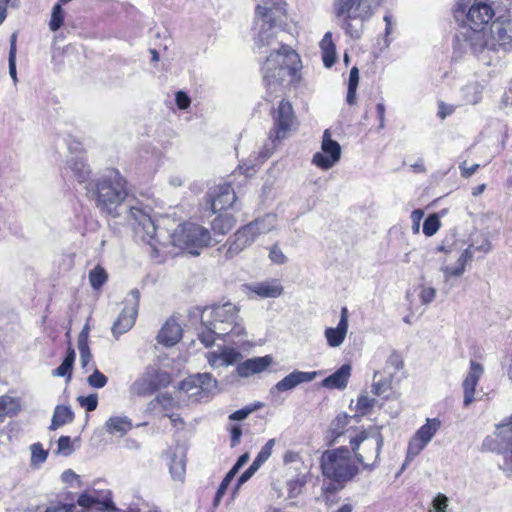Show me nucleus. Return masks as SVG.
<instances>
[{
    "instance_id": "f257e3e1",
    "label": "nucleus",
    "mask_w": 512,
    "mask_h": 512,
    "mask_svg": "<svg viewBox=\"0 0 512 512\" xmlns=\"http://www.w3.org/2000/svg\"><path fill=\"white\" fill-rule=\"evenodd\" d=\"M87 196L94 201L95 206L104 214L113 218L121 216V210L128 209V218L134 220V232L141 241H148L154 251H158L152 240L156 231L155 221L150 215V209L141 203L125 205L127 198V182L114 169L106 170L93 179V183L85 186Z\"/></svg>"
},
{
    "instance_id": "f03ea898",
    "label": "nucleus",
    "mask_w": 512,
    "mask_h": 512,
    "mask_svg": "<svg viewBox=\"0 0 512 512\" xmlns=\"http://www.w3.org/2000/svg\"><path fill=\"white\" fill-rule=\"evenodd\" d=\"M239 312V307L231 302L196 308L193 313L201 320L199 340L206 347L212 346L216 338L235 346L244 345L247 331Z\"/></svg>"
},
{
    "instance_id": "7ed1b4c3",
    "label": "nucleus",
    "mask_w": 512,
    "mask_h": 512,
    "mask_svg": "<svg viewBox=\"0 0 512 512\" xmlns=\"http://www.w3.org/2000/svg\"><path fill=\"white\" fill-rule=\"evenodd\" d=\"M168 220V218H163L161 223H155L156 231L152 243L156 245L158 251H154L152 245H150L147 240L142 241L150 247V251H147V253H160V246L163 244L160 238L164 237H167L174 247L196 256L199 255L200 249L210 244V232L203 226L192 222H184L178 224L177 228H175L172 233H169L166 227H162V224L164 225Z\"/></svg>"
},
{
    "instance_id": "20e7f679",
    "label": "nucleus",
    "mask_w": 512,
    "mask_h": 512,
    "mask_svg": "<svg viewBox=\"0 0 512 512\" xmlns=\"http://www.w3.org/2000/svg\"><path fill=\"white\" fill-rule=\"evenodd\" d=\"M300 68V57L290 46L279 45L273 48L262 67L269 100H272L273 93L282 92L283 82Z\"/></svg>"
},
{
    "instance_id": "39448f33",
    "label": "nucleus",
    "mask_w": 512,
    "mask_h": 512,
    "mask_svg": "<svg viewBox=\"0 0 512 512\" xmlns=\"http://www.w3.org/2000/svg\"><path fill=\"white\" fill-rule=\"evenodd\" d=\"M322 475L331 481L323 487L326 492H336L359 473V467L346 447L329 449L320 458Z\"/></svg>"
},
{
    "instance_id": "423d86ee",
    "label": "nucleus",
    "mask_w": 512,
    "mask_h": 512,
    "mask_svg": "<svg viewBox=\"0 0 512 512\" xmlns=\"http://www.w3.org/2000/svg\"><path fill=\"white\" fill-rule=\"evenodd\" d=\"M382 0H334L336 17L342 18L341 27L354 39L361 36L363 22L369 19Z\"/></svg>"
},
{
    "instance_id": "0eeeda50",
    "label": "nucleus",
    "mask_w": 512,
    "mask_h": 512,
    "mask_svg": "<svg viewBox=\"0 0 512 512\" xmlns=\"http://www.w3.org/2000/svg\"><path fill=\"white\" fill-rule=\"evenodd\" d=\"M349 443L356 464L361 465L363 470L372 471L378 466L384 443L383 436L378 430H361L350 438Z\"/></svg>"
},
{
    "instance_id": "6e6552de",
    "label": "nucleus",
    "mask_w": 512,
    "mask_h": 512,
    "mask_svg": "<svg viewBox=\"0 0 512 512\" xmlns=\"http://www.w3.org/2000/svg\"><path fill=\"white\" fill-rule=\"evenodd\" d=\"M470 48L474 52L484 48L496 50L498 46H506L512 41V20L498 18L492 22L489 30L470 31Z\"/></svg>"
},
{
    "instance_id": "1a4fd4ad",
    "label": "nucleus",
    "mask_w": 512,
    "mask_h": 512,
    "mask_svg": "<svg viewBox=\"0 0 512 512\" xmlns=\"http://www.w3.org/2000/svg\"><path fill=\"white\" fill-rule=\"evenodd\" d=\"M455 17L458 18L466 14L468 26L463 28L460 36L464 42L470 46V31L486 30L495 12L491 5L483 1H475L469 8L463 0H460L454 10Z\"/></svg>"
},
{
    "instance_id": "9d476101",
    "label": "nucleus",
    "mask_w": 512,
    "mask_h": 512,
    "mask_svg": "<svg viewBox=\"0 0 512 512\" xmlns=\"http://www.w3.org/2000/svg\"><path fill=\"white\" fill-rule=\"evenodd\" d=\"M440 427L441 421L438 418L426 419L425 424L417 429L408 442L406 463L412 461L425 449L439 431Z\"/></svg>"
},
{
    "instance_id": "9b49d317",
    "label": "nucleus",
    "mask_w": 512,
    "mask_h": 512,
    "mask_svg": "<svg viewBox=\"0 0 512 512\" xmlns=\"http://www.w3.org/2000/svg\"><path fill=\"white\" fill-rule=\"evenodd\" d=\"M273 132L276 140L287 138L297 128V120L289 101L282 99L272 111Z\"/></svg>"
},
{
    "instance_id": "f8f14e48",
    "label": "nucleus",
    "mask_w": 512,
    "mask_h": 512,
    "mask_svg": "<svg viewBox=\"0 0 512 512\" xmlns=\"http://www.w3.org/2000/svg\"><path fill=\"white\" fill-rule=\"evenodd\" d=\"M170 382L169 375L157 368L149 367L137 378L130 387V392L137 396H147L153 394L162 387H166Z\"/></svg>"
},
{
    "instance_id": "ddd939ff",
    "label": "nucleus",
    "mask_w": 512,
    "mask_h": 512,
    "mask_svg": "<svg viewBox=\"0 0 512 512\" xmlns=\"http://www.w3.org/2000/svg\"><path fill=\"white\" fill-rule=\"evenodd\" d=\"M217 380L209 373L191 375L181 381L179 389L189 398L201 400L208 397L217 389Z\"/></svg>"
},
{
    "instance_id": "4468645a",
    "label": "nucleus",
    "mask_w": 512,
    "mask_h": 512,
    "mask_svg": "<svg viewBox=\"0 0 512 512\" xmlns=\"http://www.w3.org/2000/svg\"><path fill=\"white\" fill-rule=\"evenodd\" d=\"M139 307V291L132 290L125 300L124 308L112 326L113 335L118 338L135 324Z\"/></svg>"
},
{
    "instance_id": "2eb2a0df",
    "label": "nucleus",
    "mask_w": 512,
    "mask_h": 512,
    "mask_svg": "<svg viewBox=\"0 0 512 512\" xmlns=\"http://www.w3.org/2000/svg\"><path fill=\"white\" fill-rule=\"evenodd\" d=\"M341 157V146L339 143L331 139L329 130L323 133L321 150L313 155L312 163L322 170L332 168Z\"/></svg>"
},
{
    "instance_id": "dca6fc26",
    "label": "nucleus",
    "mask_w": 512,
    "mask_h": 512,
    "mask_svg": "<svg viewBox=\"0 0 512 512\" xmlns=\"http://www.w3.org/2000/svg\"><path fill=\"white\" fill-rule=\"evenodd\" d=\"M254 28L258 31L256 38L258 47L273 44L274 22L270 8L262 5L257 6Z\"/></svg>"
},
{
    "instance_id": "f3484780",
    "label": "nucleus",
    "mask_w": 512,
    "mask_h": 512,
    "mask_svg": "<svg viewBox=\"0 0 512 512\" xmlns=\"http://www.w3.org/2000/svg\"><path fill=\"white\" fill-rule=\"evenodd\" d=\"M242 290L249 299L278 298L283 294L282 285L275 279L244 284Z\"/></svg>"
},
{
    "instance_id": "a211bd4d",
    "label": "nucleus",
    "mask_w": 512,
    "mask_h": 512,
    "mask_svg": "<svg viewBox=\"0 0 512 512\" xmlns=\"http://www.w3.org/2000/svg\"><path fill=\"white\" fill-rule=\"evenodd\" d=\"M205 357L212 369H218L238 363L241 360L242 355L233 347L220 346L216 350L206 353Z\"/></svg>"
},
{
    "instance_id": "6ab92c4d",
    "label": "nucleus",
    "mask_w": 512,
    "mask_h": 512,
    "mask_svg": "<svg viewBox=\"0 0 512 512\" xmlns=\"http://www.w3.org/2000/svg\"><path fill=\"white\" fill-rule=\"evenodd\" d=\"M321 371H300L294 370L288 375H286L283 379L278 381L272 388L271 393L274 392H286L293 390L297 386L303 383L312 382L319 375H321Z\"/></svg>"
},
{
    "instance_id": "aec40b11",
    "label": "nucleus",
    "mask_w": 512,
    "mask_h": 512,
    "mask_svg": "<svg viewBox=\"0 0 512 512\" xmlns=\"http://www.w3.org/2000/svg\"><path fill=\"white\" fill-rule=\"evenodd\" d=\"M349 328L348 309L347 307L341 308L340 319L336 327H327L324 331V336L327 345L331 348L340 347L347 336Z\"/></svg>"
},
{
    "instance_id": "412c9836",
    "label": "nucleus",
    "mask_w": 512,
    "mask_h": 512,
    "mask_svg": "<svg viewBox=\"0 0 512 512\" xmlns=\"http://www.w3.org/2000/svg\"><path fill=\"white\" fill-rule=\"evenodd\" d=\"M484 373V367L476 362L470 361V368L465 376L462 387L464 392V406H469L474 400L476 386Z\"/></svg>"
},
{
    "instance_id": "4be33fe9",
    "label": "nucleus",
    "mask_w": 512,
    "mask_h": 512,
    "mask_svg": "<svg viewBox=\"0 0 512 512\" xmlns=\"http://www.w3.org/2000/svg\"><path fill=\"white\" fill-rule=\"evenodd\" d=\"M273 363L271 355L249 358L236 367L237 374L241 378H248L252 375L266 371Z\"/></svg>"
},
{
    "instance_id": "5701e85b",
    "label": "nucleus",
    "mask_w": 512,
    "mask_h": 512,
    "mask_svg": "<svg viewBox=\"0 0 512 512\" xmlns=\"http://www.w3.org/2000/svg\"><path fill=\"white\" fill-rule=\"evenodd\" d=\"M236 201V195L230 184L219 185L212 199V210L214 213L226 211L232 208Z\"/></svg>"
},
{
    "instance_id": "b1692460",
    "label": "nucleus",
    "mask_w": 512,
    "mask_h": 512,
    "mask_svg": "<svg viewBox=\"0 0 512 512\" xmlns=\"http://www.w3.org/2000/svg\"><path fill=\"white\" fill-rule=\"evenodd\" d=\"M182 338V328L173 318L168 319L160 329L157 340L160 344L171 347L177 344Z\"/></svg>"
},
{
    "instance_id": "393cba45",
    "label": "nucleus",
    "mask_w": 512,
    "mask_h": 512,
    "mask_svg": "<svg viewBox=\"0 0 512 512\" xmlns=\"http://www.w3.org/2000/svg\"><path fill=\"white\" fill-rule=\"evenodd\" d=\"M67 166L79 184L85 187L93 183L90 167L83 156L72 157L67 161Z\"/></svg>"
},
{
    "instance_id": "a878e982",
    "label": "nucleus",
    "mask_w": 512,
    "mask_h": 512,
    "mask_svg": "<svg viewBox=\"0 0 512 512\" xmlns=\"http://www.w3.org/2000/svg\"><path fill=\"white\" fill-rule=\"evenodd\" d=\"M352 367L350 364H343L333 374L324 378L321 382V386L327 389H339L343 390L347 387Z\"/></svg>"
},
{
    "instance_id": "bb28decb",
    "label": "nucleus",
    "mask_w": 512,
    "mask_h": 512,
    "mask_svg": "<svg viewBox=\"0 0 512 512\" xmlns=\"http://www.w3.org/2000/svg\"><path fill=\"white\" fill-rule=\"evenodd\" d=\"M104 428L110 435L123 437L133 428V425L129 417L125 415H114L106 420Z\"/></svg>"
},
{
    "instance_id": "cd10ccee",
    "label": "nucleus",
    "mask_w": 512,
    "mask_h": 512,
    "mask_svg": "<svg viewBox=\"0 0 512 512\" xmlns=\"http://www.w3.org/2000/svg\"><path fill=\"white\" fill-rule=\"evenodd\" d=\"M252 228V226L246 225L235 233L234 238L229 245L228 253L231 255L238 254L242 252L245 247L251 245L255 241L256 237L251 231Z\"/></svg>"
},
{
    "instance_id": "c85d7f7f",
    "label": "nucleus",
    "mask_w": 512,
    "mask_h": 512,
    "mask_svg": "<svg viewBox=\"0 0 512 512\" xmlns=\"http://www.w3.org/2000/svg\"><path fill=\"white\" fill-rule=\"evenodd\" d=\"M169 471L174 480L183 481L186 468L185 455L182 449L176 448L168 452Z\"/></svg>"
},
{
    "instance_id": "c756f323",
    "label": "nucleus",
    "mask_w": 512,
    "mask_h": 512,
    "mask_svg": "<svg viewBox=\"0 0 512 512\" xmlns=\"http://www.w3.org/2000/svg\"><path fill=\"white\" fill-rule=\"evenodd\" d=\"M467 260V258H448L441 267L444 281L448 282L451 278L461 277L466 270Z\"/></svg>"
},
{
    "instance_id": "7c9ffc66",
    "label": "nucleus",
    "mask_w": 512,
    "mask_h": 512,
    "mask_svg": "<svg viewBox=\"0 0 512 512\" xmlns=\"http://www.w3.org/2000/svg\"><path fill=\"white\" fill-rule=\"evenodd\" d=\"M252 226V233L257 238L260 235L269 233L277 227V215L273 213L265 214L262 217L255 219L253 222L247 224Z\"/></svg>"
},
{
    "instance_id": "2f4dec72",
    "label": "nucleus",
    "mask_w": 512,
    "mask_h": 512,
    "mask_svg": "<svg viewBox=\"0 0 512 512\" xmlns=\"http://www.w3.org/2000/svg\"><path fill=\"white\" fill-rule=\"evenodd\" d=\"M320 49L324 66L330 68L336 62V47L332 40V33L326 32L320 41Z\"/></svg>"
},
{
    "instance_id": "473e14b6",
    "label": "nucleus",
    "mask_w": 512,
    "mask_h": 512,
    "mask_svg": "<svg viewBox=\"0 0 512 512\" xmlns=\"http://www.w3.org/2000/svg\"><path fill=\"white\" fill-rule=\"evenodd\" d=\"M73 419H74V413L70 407L64 406V405H58V406H56V408L54 410L49 429L56 430V429L60 428L61 426L72 422Z\"/></svg>"
},
{
    "instance_id": "72a5a7b5",
    "label": "nucleus",
    "mask_w": 512,
    "mask_h": 512,
    "mask_svg": "<svg viewBox=\"0 0 512 512\" xmlns=\"http://www.w3.org/2000/svg\"><path fill=\"white\" fill-rule=\"evenodd\" d=\"M392 376L384 374L381 370H375L372 379V393L381 396L392 387Z\"/></svg>"
},
{
    "instance_id": "f704fd0d",
    "label": "nucleus",
    "mask_w": 512,
    "mask_h": 512,
    "mask_svg": "<svg viewBox=\"0 0 512 512\" xmlns=\"http://www.w3.org/2000/svg\"><path fill=\"white\" fill-rule=\"evenodd\" d=\"M236 219L230 213H219L211 222L212 230L217 234L228 233L235 225Z\"/></svg>"
},
{
    "instance_id": "c9c22d12",
    "label": "nucleus",
    "mask_w": 512,
    "mask_h": 512,
    "mask_svg": "<svg viewBox=\"0 0 512 512\" xmlns=\"http://www.w3.org/2000/svg\"><path fill=\"white\" fill-rule=\"evenodd\" d=\"M494 436L502 448L512 446V415L506 422L496 426Z\"/></svg>"
},
{
    "instance_id": "e433bc0d",
    "label": "nucleus",
    "mask_w": 512,
    "mask_h": 512,
    "mask_svg": "<svg viewBox=\"0 0 512 512\" xmlns=\"http://www.w3.org/2000/svg\"><path fill=\"white\" fill-rule=\"evenodd\" d=\"M403 358L400 353L392 351L386 358L385 364L380 369L384 374L394 376L398 371L403 368Z\"/></svg>"
},
{
    "instance_id": "4c0bfd02",
    "label": "nucleus",
    "mask_w": 512,
    "mask_h": 512,
    "mask_svg": "<svg viewBox=\"0 0 512 512\" xmlns=\"http://www.w3.org/2000/svg\"><path fill=\"white\" fill-rule=\"evenodd\" d=\"M75 350L69 346L67 349V355L61 365L53 370L52 375L55 377H68L71 378V371L75 361Z\"/></svg>"
},
{
    "instance_id": "58836bf2",
    "label": "nucleus",
    "mask_w": 512,
    "mask_h": 512,
    "mask_svg": "<svg viewBox=\"0 0 512 512\" xmlns=\"http://www.w3.org/2000/svg\"><path fill=\"white\" fill-rule=\"evenodd\" d=\"M491 252V243L489 240L481 236L473 241L472 244H470L462 254V256H473L474 254H487Z\"/></svg>"
},
{
    "instance_id": "ea45409f",
    "label": "nucleus",
    "mask_w": 512,
    "mask_h": 512,
    "mask_svg": "<svg viewBox=\"0 0 512 512\" xmlns=\"http://www.w3.org/2000/svg\"><path fill=\"white\" fill-rule=\"evenodd\" d=\"M20 409V403L17 398L8 395L0 396V418L10 414H16Z\"/></svg>"
},
{
    "instance_id": "a19ab883",
    "label": "nucleus",
    "mask_w": 512,
    "mask_h": 512,
    "mask_svg": "<svg viewBox=\"0 0 512 512\" xmlns=\"http://www.w3.org/2000/svg\"><path fill=\"white\" fill-rule=\"evenodd\" d=\"M31 458L30 466L38 469L48 458V451L45 450L41 443L37 442L30 446Z\"/></svg>"
},
{
    "instance_id": "79ce46f5",
    "label": "nucleus",
    "mask_w": 512,
    "mask_h": 512,
    "mask_svg": "<svg viewBox=\"0 0 512 512\" xmlns=\"http://www.w3.org/2000/svg\"><path fill=\"white\" fill-rule=\"evenodd\" d=\"M483 87L479 83H470L463 88V97L468 104H477L482 98Z\"/></svg>"
},
{
    "instance_id": "37998d69",
    "label": "nucleus",
    "mask_w": 512,
    "mask_h": 512,
    "mask_svg": "<svg viewBox=\"0 0 512 512\" xmlns=\"http://www.w3.org/2000/svg\"><path fill=\"white\" fill-rule=\"evenodd\" d=\"M446 212L447 210L444 209L440 212V214L433 213L425 219L423 224V233L426 236L430 237L437 233L441 226L440 216L445 215Z\"/></svg>"
},
{
    "instance_id": "c03bdc74",
    "label": "nucleus",
    "mask_w": 512,
    "mask_h": 512,
    "mask_svg": "<svg viewBox=\"0 0 512 512\" xmlns=\"http://www.w3.org/2000/svg\"><path fill=\"white\" fill-rule=\"evenodd\" d=\"M64 18H65V12H64L63 8L61 7L60 3H56L53 6L52 11H51V16H50V20H49V24H48L49 29L52 32L58 31L64 23Z\"/></svg>"
},
{
    "instance_id": "a18cd8bd",
    "label": "nucleus",
    "mask_w": 512,
    "mask_h": 512,
    "mask_svg": "<svg viewBox=\"0 0 512 512\" xmlns=\"http://www.w3.org/2000/svg\"><path fill=\"white\" fill-rule=\"evenodd\" d=\"M276 440L274 438L269 439L265 445L261 448L253 463L257 467H261L271 456L272 450L275 446Z\"/></svg>"
},
{
    "instance_id": "49530a36",
    "label": "nucleus",
    "mask_w": 512,
    "mask_h": 512,
    "mask_svg": "<svg viewBox=\"0 0 512 512\" xmlns=\"http://www.w3.org/2000/svg\"><path fill=\"white\" fill-rule=\"evenodd\" d=\"M107 277L106 271L100 266L89 272V282L94 289H99L107 281Z\"/></svg>"
},
{
    "instance_id": "de8ad7c7",
    "label": "nucleus",
    "mask_w": 512,
    "mask_h": 512,
    "mask_svg": "<svg viewBox=\"0 0 512 512\" xmlns=\"http://www.w3.org/2000/svg\"><path fill=\"white\" fill-rule=\"evenodd\" d=\"M306 484L305 476H297L287 482V492L289 498H296L302 493Z\"/></svg>"
},
{
    "instance_id": "09e8293b",
    "label": "nucleus",
    "mask_w": 512,
    "mask_h": 512,
    "mask_svg": "<svg viewBox=\"0 0 512 512\" xmlns=\"http://www.w3.org/2000/svg\"><path fill=\"white\" fill-rule=\"evenodd\" d=\"M16 40L17 35L13 33L10 37V50H9V74L14 82L17 81V72H16Z\"/></svg>"
},
{
    "instance_id": "8fccbe9b",
    "label": "nucleus",
    "mask_w": 512,
    "mask_h": 512,
    "mask_svg": "<svg viewBox=\"0 0 512 512\" xmlns=\"http://www.w3.org/2000/svg\"><path fill=\"white\" fill-rule=\"evenodd\" d=\"M437 290L429 284H422L419 287L418 297L423 305H429L436 298Z\"/></svg>"
},
{
    "instance_id": "3c124183",
    "label": "nucleus",
    "mask_w": 512,
    "mask_h": 512,
    "mask_svg": "<svg viewBox=\"0 0 512 512\" xmlns=\"http://www.w3.org/2000/svg\"><path fill=\"white\" fill-rule=\"evenodd\" d=\"M108 498L103 501H99L95 496L90 493H83L79 496L77 503L83 508H93L97 506V509L104 511L103 502H105Z\"/></svg>"
},
{
    "instance_id": "603ef678",
    "label": "nucleus",
    "mask_w": 512,
    "mask_h": 512,
    "mask_svg": "<svg viewBox=\"0 0 512 512\" xmlns=\"http://www.w3.org/2000/svg\"><path fill=\"white\" fill-rule=\"evenodd\" d=\"M75 448L69 436H61L57 441L56 454L64 457L70 456Z\"/></svg>"
},
{
    "instance_id": "864d4df0",
    "label": "nucleus",
    "mask_w": 512,
    "mask_h": 512,
    "mask_svg": "<svg viewBox=\"0 0 512 512\" xmlns=\"http://www.w3.org/2000/svg\"><path fill=\"white\" fill-rule=\"evenodd\" d=\"M87 383L90 387L101 389L108 383V378L97 368H94L92 374L87 377Z\"/></svg>"
},
{
    "instance_id": "5fc2aeb1",
    "label": "nucleus",
    "mask_w": 512,
    "mask_h": 512,
    "mask_svg": "<svg viewBox=\"0 0 512 512\" xmlns=\"http://www.w3.org/2000/svg\"><path fill=\"white\" fill-rule=\"evenodd\" d=\"M77 401L87 412H92L96 410L98 406V395L96 393H92L87 396H79Z\"/></svg>"
},
{
    "instance_id": "6e6d98bb",
    "label": "nucleus",
    "mask_w": 512,
    "mask_h": 512,
    "mask_svg": "<svg viewBox=\"0 0 512 512\" xmlns=\"http://www.w3.org/2000/svg\"><path fill=\"white\" fill-rule=\"evenodd\" d=\"M150 405L153 409H155L157 406H160L163 410H168L174 406V400L170 395L166 393L159 394L154 400L150 402Z\"/></svg>"
},
{
    "instance_id": "4d7b16f0",
    "label": "nucleus",
    "mask_w": 512,
    "mask_h": 512,
    "mask_svg": "<svg viewBox=\"0 0 512 512\" xmlns=\"http://www.w3.org/2000/svg\"><path fill=\"white\" fill-rule=\"evenodd\" d=\"M376 400L369 397L368 395H360L357 399L356 408L357 411L365 414L375 405Z\"/></svg>"
},
{
    "instance_id": "13d9d810",
    "label": "nucleus",
    "mask_w": 512,
    "mask_h": 512,
    "mask_svg": "<svg viewBox=\"0 0 512 512\" xmlns=\"http://www.w3.org/2000/svg\"><path fill=\"white\" fill-rule=\"evenodd\" d=\"M236 473L233 471V470H230L226 476L224 477V479L222 480L217 492H216V496H215V505H217L221 498L223 497V495L225 494L226 492V489L227 487L229 486L230 482L232 481V479L235 477Z\"/></svg>"
},
{
    "instance_id": "bf43d9fd",
    "label": "nucleus",
    "mask_w": 512,
    "mask_h": 512,
    "mask_svg": "<svg viewBox=\"0 0 512 512\" xmlns=\"http://www.w3.org/2000/svg\"><path fill=\"white\" fill-rule=\"evenodd\" d=\"M78 350L80 353L81 367L87 371V367L92 360V354L90 352L89 345L78 346Z\"/></svg>"
},
{
    "instance_id": "052dcab7",
    "label": "nucleus",
    "mask_w": 512,
    "mask_h": 512,
    "mask_svg": "<svg viewBox=\"0 0 512 512\" xmlns=\"http://www.w3.org/2000/svg\"><path fill=\"white\" fill-rule=\"evenodd\" d=\"M175 102L179 109L186 110L191 104V99L185 92L178 91L175 95Z\"/></svg>"
},
{
    "instance_id": "680f3d73",
    "label": "nucleus",
    "mask_w": 512,
    "mask_h": 512,
    "mask_svg": "<svg viewBox=\"0 0 512 512\" xmlns=\"http://www.w3.org/2000/svg\"><path fill=\"white\" fill-rule=\"evenodd\" d=\"M424 216V212L420 209H416L411 213V221H412V231L415 234L420 232V222Z\"/></svg>"
},
{
    "instance_id": "e2e57ef3",
    "label": "nucleus",
    "mask_w": 512,
    "mask_h": 512,
    "mask_svg": "<svg viewBox=\"0 0 512 512\" xmlns=\"http://www.w3.org/2000/svg\"><path fill=\"white\" fill-rule=\"evenodd\" d=\"M255 410L254 407H246V408H243V409H239L235 412H233L232 414L229 415V419L231 421H241V420H244L246 419L249 414H251L253 411Z\"/></svg>"
},
{
    "instance_id": "0e129e2a",
    "label": "nucleus",
    "mask_w": 512,
    "mask_h": 512,
    "mask_svg": "<svg viewBox=\"0 0 512 512\" xmlns=\"http://www.w3.org/2000/svg\"><path fill=\"white\" fill-rule=\"evenodd\" d=\"M433 507L436 512H446L448 507V498L443 494H438L433 500Z\"/></svg>"
},
{
    "instance_id": "69168bd1",
    "label": "nucleus",
    "mask_w": 512,
    "mask_h": 512,
    "mask_svg": "<svg viewBox=\"0 0 512 512\" xmlns=\"http://www.w3.org/2000/svg\"><path fill=\"white\" fill-rule=\"evenodd\" d=\"M102 504L104 506V508H103L104 511H107V512H144L142 509H135V508H128L127 510H121L114 505L111 498H108Z\"/></svg>"
},
{
    "instance_id": "338daca9",
    "label": "nucleus",
    "mask_w": 512,
    "mask_h": 512,
    "mask_svg": "<svg viewBox=\"0 0 512 512\" xmlns=\"http://www.w3.org/2000/svg\"><path fill=\"white\" fill-rule=\"evenodd\" d=\"M258 469L259 467L255 466V464L252 462L249 468L239 477L238 486L249 480Z\"/></svg>"
},
{
    "instance_id": "774afa93",
    "label": "nucleus",
    "mask_w": 512,
    "mask_h": 512,
    "mask_svg": "<svg viewBox=\"0 0 512 512\" xmlns=\"http://www.w3.org/2000/svg\"><path fill=\"white\" fill-rule=\"evenodd\" d=\"M75 508L74 504H60L47 508L45 512H74Z\"/></svg>"
}]
</instances>
